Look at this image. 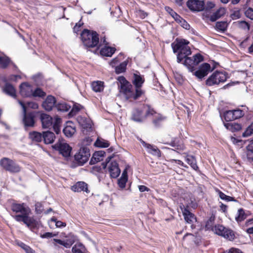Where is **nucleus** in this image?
<instances>
[{"label":"nucleus","instance_id":"nucleus-64","mask_svg":"<svg viewBox=\"0 0 253 253\" xmlns=\"http://www.w3.org/2000/svg\"><path fill=\"white\" fill-rule=\"evenodd\" d=\"M214 220V216H211L210 219L208 220L207 222L206 226H208L209 225L212 224V222Z\"/></svg>","mask_w":253,"mask_h":253},{"label":"nucleus","instance_id":"nucleus-58","mask_svg":"<svg viewBox=\"0 0 253 253\" xmlns=\"http://www.w3.org/2000/svg\"><path fill=\"white\" fill-rule=\"evenodd\" d=\"M165 9L169 13V14L171 16H172V15H175L176 12L174 11H173L170 7L169 6H166L165 7Z\"/></svg>","mask_w":253,"mask_h":253},{"label":"nucleus","instance_id":"nucleus-6","mask_svg":"<svg viewBox=\"0 0 253 253\" xmlns=\"http://www.w3.org/2000/svg\"><path fill=\"white\" fill-rule=\"evenodd\" d=\"M227 79V74L225 72L216 71L213 73L206 81V84L212 86L224 83Z\"/></svg>","mask_w":253,"mask_h":253},{"label":"nucleus","instance_id":"nucleus-47","mask_svg":"<svg viewBox=\"0 0 253 253\" xmlns=\"http://www.w3.org/2000/svg\"><path fill=\"white\" fill-rule=\"evenodd\" d=\"M24 104L26 106V108L27 107L33 109H36L38 108L39 105L38 104L34 102H27Z\"/></svg>","mask_w":253,"mask_h":253},{"label":"nucleus","instance_id":"nucleus-30","mask_svg":"<svg viewBox=\"0 0 253 253\" xmlns=\"http://www.w3.org/2000/svg\"><path fill=\"white\" fill-rule=\"evenodd\" d=\"M225 127L232 132L240 130L242 128L241 124L235 123H228L224 124Z\"/></svg>","mask_w":253,"mask_h":253},{"label":"nucleus","instance_id":"nucleus-10","mask_svg":"<svg viewBox=\"0 0 253 253\" xmlns=\"http://www.w3.org/2000/svg\"><path fill=\"white\" fill-rule=\"evenodd\" d=\"M147 109L146 111V116H153V123L156 126H159L161 123L166 120V117L163 116L160 114L157 113L150 106L147 105Z\"/></svg>","mask_w":253,"mask_h":253},{"label":"nucleus","instance_id":"nucleus-20","mask_svg":"<svg viewBox=\"0 0 253 253\" xmlns=\"http://www.w3.org/2000/svg\"><path fill=\"white\" fill-rule=\"evenodd\" d=\"M143 110L139 109H135L132 113L131 119L135 122H142L147 116L142 115Z\"/></svg>","mask_w":253,"mask_h":253},{"label":"nucleus","instance_id":"nucleus-39","mask_svg":"<svg viewBox=\"0 0 253 253\" xmlns=\"http://www.w3.org/2000/svg\"><path fill=\"white\" fill-rule=\"evenodd\" d=\"M55 107L58 111L63 112H67L70 108V106L65 103H58Z\"/></svg>","mask_w":253,"mask_h":253},{"label":"nucleus","instance_id":"nucleus-51","mask_svg":"<svg viewBox=\"0 0 253 253\" xmlns=\"http://www.w3.org/2000/svg\"><path fill=\"white\" fill-rule=\"evenodd\" d=\"M223 253H243L240 250L234 248H232L226 251Z\"/></svg>","mask_w":253,"mask_h":253},{"label":"nucleus","instance_id":"nucleus-36","mask_svg":"<svg viewBox=\"0 0 253 253\" xmlns=\"http://www.w3.org/2000/svg\"><path fill=\"white\" fill-rule=\"evenodd\" d=\"M95 145L98 147L107 148L109 147L110 144L107 140L98 138L95 142Z\"/></svg>","mask_w":253,"mask_h":253},{"label":"nucleus","instance_id":"nucleus-59","mask_svg":"<svg viewBox=\"0 0 253 253\" xmlns=\"http://www.w3.org/2000/svg\"><path fill=\"white\" fill-rule=\"evenodd\" d=\"M139 190L140 192H143L144 191H149L150 189L146 186L144 185H139Z\"/></svg>","mask_w":253,"mask_h":253},{"label":"nucleus","instance_id":"nucleus-57","mask_svg":"<svg viewBox=\"0 0 253 253\" xmlns=\"http://www.w3.org/2000/svg\"><path fill=\"white\" fill-rule=\"evenodd\" d=\"M55 225L57 227L61 228V227H65L66 225V223L63 222L61 221H58L56 222Z\"/></svg>","mask_w":253,"mask_h":253},{"label":"nucleus","instance_id":"nucleus-9","mask_svg":"<svg viewBox=\"0 0 253 253\" xmlns=\"http://www.w3.org/2000/svg\"><path fill=\"white\" fill-rule=\"evenodd\" d=\"M90 156L89 149L87 147H82L75 156L76 161L79 165L82 166L88 160Z\"/></svg>","mask_w":253,"mask_h":253},{"label":"nucleus","instance_id":"nucleus-56","mask_svg":"<svg viewBox=\"0 0 253 253\" xmlns=\"http://www.w3.org/2000/svg\"><path fill=\"white\" fill-rule=\"evenodd\" d=\"M205 6L207 9H211L214 7V4L211 1H208Z\"/></svg>","mask_w":253,"mask_h":253},{"label":"nucleus","instance_id":"nucleus-2","mask_svg":"<svg viewBox=\"0 0 253 253\" xmlns=\"http://www.w3.org/2000/svg\"><path fill=\"white\" fill-rule=\"evenodd\" d=\"M119 81L121 83V92L126 99L136 100L144 94V91L141 89L145 81L143 76L136 73L133 74L132 83L135 86V89L124 77H120Z\"/></svg>","mask_w":253,"mask_h":253},{"label":"nucleus","instance_id":"nucleus-55","mask_svg":"<svg viewBox=\"0 0 253 253\" xmlns=\"http://www.w3.org/2000/svg\"><path fill=\"white\" fill-rule=\"evenodd\" d=\"M55 236V234H53L51 232H46L43 234L41 235L42 238H50Z\"/></svg>","mask_w":253,"mask_h":253},{"label":"nucleus","instance_id":"nucleus-18","mask_svg":"<svg viewBox=\"0 0 253 253\" xmlns=\"http://www.w3.org/2000/svg\"><path fill=\"white\" fill-rule=\"evenodd\" d=\"M55 98L52 95H48L42 102V106L46 111H51L55 106Z\"/></svg>","mask_w":253,"mask_h":253},{"label":"nucleus","instance_id":"nucleus-27","mask_svg":"<svg viewBox=\"0 0 253 253\" xmlns=\"http://www.w3.org/2000/svg\"><path fill=\"white\" fill-rule=\"evenodd\" d=\"M115 51L116 48L114 47L105 46L101 49L100 52L102 56L111 57L114 53Z\"/></svg>","mask_w":253,"mask_h":253},{"label":"nucleus","instance_id":"nucleus-7","mask_svg":"<svg viewBox=\"0 0 253 253\" xmlns=\"http://www.w3.org/2000/svg\"><path fill=\"white\" fill-rule=\"evenodd\" d=\"M111 159V157H108L106 159L105 163H102V166L103 169H105L108 167L111 177L115 178L120 175L121 170L118 163L116 161L110 162Z\"/></svg>","mask_w":253,"mask_h":253},{"label":"nucleus","instance_id":"nucleus-43","mask_svg":"<svg viewBox=\"0 0 253 253\" xmlns=\"http://www.w3.org/2000/svg\"><path fill=\"white\" fill-rule=\"evenodd\" d=\"M253 134V123L251 124L243 133L242 136L244 137H248Z\"/></svg>","mask_w":253,"mask_h":253},{"label":"nucleus","instance_id":"nucleus-19","mask_svg":"<svg viewBox=\"0 0 253 253\" xmlns=\"http://www.w3.org/2000/svg\"><path fill=\"white\" fill-rule=\"evenodd\" d=\"M142 144L144 147L147 148V152L156 156L158 157H161V154L160 150L156 146L148 144L144 141H142Z\"/></svg>","mask_w":253,"mask_h":253},{"label":"nucleus","instance_id":"nucleus-40","mask_svg":"<svg viewBox=\"0 0 253 253\" xmlns=\"http://www.w3.org/2000/svg\"><path fill=\"white\" fill-rule=\"evenodd\" d=\"M127 63L126 62H123L119 66L115 68V71L117 74H120L125 71Z\"/></svg>","mask_w":253,"mask_h":253},{"label":"nucleus","instance_id":"nucleus-45","mask_svg":"<svg viewBox=\"0 0 253 253\" xmlns=\"http://www.w3.org/2000/svg\"><path fill=\"white\" fill-rule=\"evenodd\" d=\"M224 117L226 122H231L234 120L233 118L232 117L231 111L229 110L226 111L224 113Z\"/></svg>","mask_w":253,"mask_h":253},{"label":"nucleus","instance_id":"nucleus-63","mask_svg":"<svg viewBox=\"0 0 253 253\" xmlns=\"http://www.w3.org/2000/svg\"><path fill=\"white\" fill-rule=\"evenodd\" d=\"M226 210L227 206L221 203L220 206V210L224 212L226 211Z\"/></svg>","mask_w":253,"mask_h":253},{"label":"nucleus","instance_id":"nucleus-35","mask_svg":"<svg viewBox=\"0 0 253 253\" xmlns=\"http://www.w3.org/2000/svg\"><path fill=\"white\" fill-rule=\"evenodd\" d=\"M246 218V214L243 209L238 210L237 215L235 216V220L238 222H241L245 219Z\"/></svg>","mask_w":253,"mask_h":253},{"label":"nucleus","instance_id":"nucleus-62","mask_svg":"<svg viewBox=\"0 0 253 253\" xmlns=\"http://www.w3.org/2000/svg\"><path fill=\"white\" fill-rule=\"evenodd\" d=\"M119 62V60H118L117 58H115L111 60V61L110 63V64L112 67H114L116 65V64H117Z\"/></svg>","mask_w":253,"mask_h":253},{"label":"nucleus","instance_id":"nucleus-24","mask_svg":"<svg viewBox=\"0 0 253 253\" xmlns=\"http://www.w3.org/2000/svg\"><path fill=\"white\" fill-rule=\"evenodd\" d=\"M105 154V153L102 151L94 152L90 160L89 164L90 165H94L98 162L103 160L102 158Z\"/></svg>","mask_w":253,"mask_h":253},{"label":"nucleus","instance_id":"nucleus-25","mask_svg":"<svg viewBox=\"0 0 253 253\" xmlns=\"http://www.w3.org/2000/svg\"><path fill=\"white\" fill-rule=\"evenodd\" d=\"M12 62L10 59L4 54L0 55V68L6 69Z\"/></svg>","mask_w":253,"mask_h":253},{"label":"nucleus","instance_id":"nucleus-49","mask_svg":"<svg viewBox=\"0 0 253 253\" xmlns=\"http://www.w3.org/2000/svg\"><path fill=\"white\" fill-rule=\"evenodd\" d=\"M245 15L249 18L253 20V9L252 8H248L245 12Z\"/></svg>","mask_w":253,"mask_h":253},{"label":"nucleus","instance_id":"nucleus-28","mask_svg":"<svg viewBox=\"0 0 253 253\" xmlns=\"http://www.w3.org/2000/svg\"><path fill=\"white\" fill-rule=\"evenodd\" d=\"M226 9L223 7H220L210 16V19L212 22L215 21L217 19L224 15Z\"/></svg>","mask_w":253,"mask_h":253},{"label":"nucleus","instance_id":"nucleus-5","mask_svg":"<svg viewBox=\"0 0 253 253\" xmlns=\"http://www.w3.org/2000/svg\"><path fill=\"white\" fill-rule=\"evenodd\" d=\"M0 166L11 173H18L21 171V167L13 160L6 157L0 160Z\"/></svg>","mask_w":253,"mask_h":253},{"label":"nucleus","instance_id":"nucleus-15","mask_svg":"<svg viewBox=\"0 0 253 253\" xmlns=\"http://www.w3.org/2000/svg\"><path fill=\"white\" fill-rule=\"evenodd\" d=\"M189 42L184 39L178 40L176 39V41L171 43V46L174 53L179 52L181 51L186 45H188Z\"/></svg>","mask_w":253,"mask_h":253},{"label":"nucleus","instance_id":"nucleus-29","mask_svg":"<svg viewBox=\"0 0 253 253\" xmlns=\"http://www.w3.org/2000/svg\"><path fill=\"white\" fill-rule=\"evenodd\" d=\"M185 160L193 169L196 171L199 170V167L197 165V162L195 157L192 155H186Z\"/></svg>","mask_w":253,"mask_h":253},{"label":"nucleus","instance_id":"nucleus-53","mask_svg":"<svg viewBox=\"0 0 253 253\" xmlns=\"http://www.w3.org/2000/svg\"><path fill=\"white\" fill-rule=\"evenodd\" d=\"M175 21H176L178 22L182 23H186V21L183 19L179 15H178L176 13H175V15H173L172 16Z\"/></svg>","mask_w":253,"mask_h":253},{"label":"nucleus","instance_id":"nucleus-33","mask_svg":"<svg viewBox=\"0 0 253 253\" xmlns=\"http://www.w3.org/2000/svg\"><path fill=\"white\" fill-rule=\"evenodd\" d=\"M92 89L95 92H101L103 90V83L101 81L94 82L92 83Z\"/></svg>","mask_w":253,"mask_h":253},{"label":"nucleus","instance_id":"nucleus-41","mask_svg":"<svg viewBox=\"0 0 253 253\" xmlns=\"http://www.w3.org/2000/svg\"><path fill=\"white\" fill-rule=\"evenodd\" d=\"M46 93L40 88H37L35 90H33L32 96L43 97L45 96Z\"/></svg>","mask_w":253,"mask_h":253},{"label":"nucleus","instance_id":"nucleus-32","mask_svg":"<svg viewBox=\"0 0 253 253\" xmlns=\"http://www.w3.org/2000/svg\"><path fill=\"white\" fill-rule=\"evenodd\" d=\"M85 251L84 246L81 243L76 244L72 249L73 253H85Z\"/></svg>","mask_w":253,"mask_h":253},{"label":"nucleus","instance_id":"nucleus-17","mask_svg":"<svg viewBox=\"0 0 253 253\" xmlns=\"http://www.w3.org/2000/svg\"><path fill=\"white\" fill-rule=\"evenodd\" d=\"M180 207L185 221L189 224L193 223L196 220L195 215L191 212L187 208H185L183 205L180 206Z\"/></svg>","mask_w":253,"mask_h":253},{"label":"nucleus","instance_id":"nucleus-42","mask_svg":"<svg viewBox=\"0 0 253 253\" xmlns=\"http://www.w3.org/2000/svg\"><path fill=\"white\" fill-rule=\"evenodd\" d=\"M227 23L225 21L217 22L216 23L215 27L220 31H224L226 30Z\"/></svg>","mask_w":253,"mask_h":253},{"label":"nucleus","instance_id":"nucleus-46","mask_svg":"<svg viewBox=\"0 0 253 253\" xmlns=\"http://www.w3.org/2000/svg\"><path fill=\"white\" fill-rule=\"evenodd\" d=\"M127 181V178L121 177L118 180V185L119 187L121 188H125Z\"/></svg>","mask_w":253,"mask_h":253},{"label":"nucleus","instance_id":"nucleus-31","mask_svg":"<svg viewBox=\"0 0 253 253\" xmlns=\"http://www.w3.org/2000/svg\"><path fill=\"white\" fill-rule=\"evenodd\" d=\"M77 120L80 125L82 126L84 128H91V125L89 120H87L85 118L79 116L77 118Z\"/></svg>","mask_w":253,"mask_h":253},{"label":"nucleus","instance_id":"nucleus-21","mask_svg":"<svg viewBox=\"0 0 253 253\" xmlns=\"http://www.w3.org/2000/svg\"><path fill=\"white\" fill-rule=\"evenodd\" d=\"M76 130L73 123L71 122L67 123L66 126L63 130L64 134L68 137H72Z\"/></svg>","mask_w":253,"mask_h":253},{"label":"nucleus","instance_id":"nucleus-26","mask_svg":"<svg viewBox=\"0 0 253 253\" xmlns=\"http://www.w3.org/2000/svg\"><path fill=\"white\" fill-rule=\"evenodd\" d=\"M55 138L54 134L49 131L43 132V140L45 144H51L53 142Z\"/></svg>","mask_w":253,"mask_h":253},{"label":"nucleus","instance_id":"nucleus-11","mask_svg":"<svg viewBox=\"0 0 253 253\" xmlns=\"http://www.w3.org/2000/svg\"><path fill=\"white\" fill-rule=\"evenodd\" d=\"M18 103L20 105L23 109V123L25 126H33L35 124L34 117L32 114H26V106L22 101L18 100Z\"/></svg>","mask_w":253,"mask_h":253},{"label":"nucleus","instance_id":"nucleus-38","mask_svg":"<svg viewBox=\"0 0 253 253\" xmlns=\"http://www.w3.org/2000/svg\"><path fill=\"white\" fill-rule=\"evenodd\" d=\"M61 123V119L59 117H56L54 122L53 124V127L55 132L58 134L60 132V124Z\"/></svg>","mask_w":253,"mask_h":253},{"label":"nucleus","instance_id":"nucleus-54","mask_svg":"<svg viewBox=\"0 0 253 253\" xmlns=\"http://www.w3.org/2000/svg\"><path fill=\"white\" fill-rule=\"evenodd\" d=\"M248 153L247 155H249V153H253V140L251 141L250 144L246 147Z\"/></svg>","mask_w":253,"mask_h":253},{"label":"nucleus","instance_id":"nucleus-3","mask_svg":"<svg viewBox=\"0 0 253 253\" xmlns=\"http://www.w3.org/2000/svg\"><path fill=\"white\" fill-rule=\"evenodd\" d=\"M11 209L15 213L12 216L16 221L23 222L32 231L37 228L39 225L38 220L34 216L31 215V210L24 203H13Z\"/></svg>","mask_w":253,"mask_h":253},{"label":"nucleus","instance_id":"nucleus-14","mask_svg":"<svg viewBox=\"0 0 253 253\" xmlns=\"http://www.w3.org/2000/svg\"><path fill=\"white\" fill-rule=\"evenodd\" d=\"M33 86L27 83H23L20 85V93L23 97L32 96Z\"/></svg>","mask_w":253,"mask_h":253},{"label":"nucleus","instance_id":"nucleus-52","mask_svg":"<svg viewBox=\"0 0 253 253\" xmlns=\"http://www.w3.org/2000/svg\"><path fill=\"white\" fill-rule=\"evenodd\" d=\"M42 204L40 203H37L35 204V210L37 213H41L42 211Z\"/></svg>","mask_w":253,"mask_h":253},{"label":"nucleus","instance_id":"nucleus-1","mask_svg":"<svg viewBox=\"0 0 253 253\" xmlns=\"http://www.w3.org/2000/svg\"><path fill=\"white\" fill-rule=\"evenodd\" d=\"M191 54V51L190 47L188 44L186 45L184 48L177 54V62L180 63L184 59L183 64L187 67L189 71L192 72L197 78L202 79L212 71L211 65L207 63H204L199 66L198 70L195 71L196 67L203 61L204 58L203 56L199 53L196 54L192 57H188Z\"/></svg>","mask_w":253,"mask_h":253},{"label":"nucleus","instance_id":"nucleus-37","mask_svg":"<svg viewBox=\"0 0 253 253\" xmlns=\"http://www.w3.org/2000/svg\"><path fill=\"white\" fill-rule=\"evenodd\" d=\"M30 137L33 140L41 142L43 139V134L34 131L30 133Z\"/></svg>","mask_w":253,"mask_h":253},{"label":"nucleus","instance_id":"nucleus-60","mask_svg":"<svg viewBox=\"0 0 253 253\" xmlns=\"http://www.w3.org/2000/svg\"><path fill=\"white\" fill-rule=\"evenodd\" d=\"M137 14L142 18H144L145 17L147 16V13L145 12L144 11L140 10L137 12Z\"/></svg>","mask_w":253,"mask_h":253},{"label":"nucleus","instance_id":"nucleus-22","mask_svg":"<svg viewBox=\"0 0 253 253\" xmlns=\"http://www.w3.org/2000/svg\"><path fill=\"white\" fill-rule=\"evenodd\" d=\"M2 90L5 94L13 98H16V90L11 84L6 83L3 86Z\"/></svg>","mask_w":253,"mask_h":253},{"label":"nucleus","instance_id":"nucleus-61","mask_svg":"<svg viewBox=\"0 0 253 253\" xmlns=\"http://www.w3.org/2000/svg\"><path fill=\"white\" fill-rule=\"evenodd\" d=\"M24 250L26 253H36L35 251L28 246Z\"/></svg>","mask_w":253,"mask_h":253},{"label":"nucleus","instance_id":"nucleus-13","mask_svg":"<svg viewBox=\"0 0 253 253\" xmlns=\"http://www.w3.org/2000/svg\"><path fill=\"white\" fill-rule=\"evenodd\" d=\"M53 147L58 150L60 153L64 157L70 156L72 148L63 141H59Z\"/></svg>","mask_w":253,"mask_h":253},{"label":"nucleus","instance_id":"nucleus-16","mask_svg":"<svg viewBox=\"0 0 253 253\" xmlns=\"http://www.w3.org/2000/svg\"><path fill=\"white\" fill-rule=\"evenodd\" d=\"M40 119L43 128H49L53 124L52 118L45 113L41 114Z\"/></svg>","mask_w":253,"mask_h":253},{"label":"nucleus","instance_id":"nucleus-50","mask_svg":"<svg viewBox=\"0 0 253 253\" xmlns=\"http://www.w3.org/2000/svg\"><path fill=\"white\" fill-rule=\"evenodd\" d=\"M238 25L239 27L244 29L249 30L250 29V25H249V24L244 21H241L239 22Z\"/></svg>","mask_w":253,"mask_h":253},{"label":"nucleus","instance_id":"nucleus-8","mask_svg":"<svg viewBox=\"0 0 253 253\" xmlns=\"http://www.w3.org/2000/svg\"><path fill=\"white\" fill-rule=\"evenodd\" d=\"M214 230L216 234L223 236L230 241H232L235 238L233 231L225 227L222 225H215Z\"/></svg>","mask_w":253,"mask_h":253},{"label":"nucleus","instance_id":"nucleus-23","mask_svg":"<svg viewBox=\"0 0 253 253\" xmlns=\"http://www.w3.org/2000/svg\"><path fill=\"white\" fill-rule=\"evenodd\" d=\"M71 189L74 192H80L81 191H85L87 192V184L84 182H78L72 186Z\"/></svg>","mask_w":253,"mask_h":253},{"label":"nucleus","instance_id":"nucleus-34","mask_svg":"<svg viewBox=\"0 0 253 253\" xmlns=\"http://www.w3.org/2000/svg\"><path fill=\"white\" fill-rule=\"evenodd\" d=\"M53 241L63 246L66 248H70L74 243L73 241L69 240L63 241L60 239H54Z\"/></svg>","mask_w":253,"mask_h":253},{"label":"nucleus","instance_id":"nucleus-48","mask_svg":"<svg viewBox=\"0 0 253 253\" xmlns=\"http://www.w3.org/2000/svg\"><path fill=\"white\" fill-rule=\"evenodd\" d=\"M234 111L235 113L234 115H235L236 119H238L242 117L245 115L244 112L241 109H235Z\"/></svg>","mask_w":253,"mask_h":253},{"label":"nucleus","instance_id":"nucleus-12","mask_svg":"<svg viewBox=\"0 0 253 253\" xmlns=\"http://www.w3.org/2000/svg\"><path fill=\"white\" fill-rule=\"evenodd\" d=\"M205 3L203 0H188L186 5L192 12H199L203 11L205 8Z\"/></svg>","mask_w":253,"mask_h":253},{"label":"nucleus","instance_id":"nucleus-44","mask_svg":"<svg viewBox=\"0 0 253 253\" xmlns=\"http://www.w3.org/2000/svg\"><path fill=\"white\" fill-rule=\"evenodd\" d=\"M218 195L220 199L222 200H225L226 201H235L233 197L226 195L224 193L220 191V190L217 191Z\"/></svg>","mask_w":253,"mask_h":253},{"label":"nucleus","instance_id":"nucleus-4","mask_svg":"<svg viewBox=\"0 0 253 253\" xmlns=\"http://www.w3.org/2000/svg\"><path fill=\"white\" fill-rule=\"evenodd\" d=\"M81 36L83 42L87 47H95L98 44L99 38L96 32H90L88 30L84 29Z\"/></svg>","mask_w":253,"mask_h":253}]
</instances>
